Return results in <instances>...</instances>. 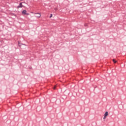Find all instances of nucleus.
Returning a JSON list of instances; mask_svg holds the SVG:
<instances>
[{
  "label": "nucleus",
  "instance_id": "nucleus-3",
  "mask_svg": "<svg viewBox=\"0 0 126 126\" xmlns=\"http://www.w3.org/2000/svg\"><path fill=\"white\" fill-rule=\"evenodd\" d=\"M18 43L19 47H21V46H22V45H24V44L20 43V41H18Z\"/></svg>",
  "mask_w": 126,
  "mask_h": 126
},
{
  "label": "nucleus",
  "instance_id": "nucleus-4",
  "mask_svg": "<svg viewBox=\"0 0 126 126\" xmlns=\"http://www.w3.org/2000/svg\"><path fill=\"white\" fill-rule=\"evenodd\" d=\"M36 14L37 15V16H36V17H41V14L37 13H36Z\"/></svg>",
  "mask_w": 126,
  "mask_h": 126
},
{
  "label": "nucleus",
  "instance_id": "nucleus-9",
  "mask_svg": "<svg viewBox=\"0 0 126 126\" xmlns=\"http://www.w3.org/2000/svg\"><path fill=\"white\" fill-rule=\"evenodd\" d=\"M26 15H29V13H27V12L26 14Z\"/></svg>",
  "mask_w": 126,
  "mask_h": 126
},
{
  "label": "nucleus",
  "instance_id": "nucleus-6",
  "mask_svg": "<svg viewBox=\"0 0 126 126\" xmlns=\"http://www.w3.org/2000/svg\"><path fill=\"white\" fill-rule=\"evenodd\" d=\"M113 62L114 63H117V61L115 60V59L113 60Z\"/></svg>",
  "mask_w": 126,
  "mask_h": 126
},
{
  "label": "nucleus",
  "instance_id": "nucleus-2",
  "mask_svg": "<svg viewBox=\"0 0 126 126\" xmlns=\"http://www.w3.org/2000/svg\"><path fill=\"white\" fill-rule=\"evenodd\" d=\"M27 12V11H26V10H23L22 11V14H24V15H26V13Z\"/></svg>",
  "mask_w": 126,
  "mask_h": 126
},
{
  "label": "nucleus",
  "instance_id": "nucleus-7",
  "mask_svg": "<svg viewBox=\"0 0 126 126\" xmlns=\"http://www.w3.org/2000/svg\"><path fill=\"white\" fill-rule=\"evenodd\" d=\"M51 17H53V14H51L50 16V18H51Z\"/></svg>",
  "mask_w": 126,
  "mask_h": 126
},
{
  "label": "nucleus",
  "instance_id": "nucleus-5",
  "mask_svg": "<svg viewBox=\"0 0 126 126\" xmlns=\"http://www.w3.org/2000/svg\"><path fill=\"white\" fill-rule=\"evenodd\" d=\"M108 111H106L104 114V116L107 117V116H108Z\"/></svg>",
  "mask_w": 126,
  "mask_h": 126
},
{
  "label": "nucleus",
  "instance_id": "nucleus-11",
  "mask_svg": "<svg viewBox=\"0 0 126 126\" xmlns=\"http://www.w3.org/2000/svg\"><path fill=\"white\" fill-rule=\"evenodd\" d=\"M54 89H56V87H54Z\"/></svg>",
  "mask_w": 126,
  "mask_h": 126
},
{
  "label": "nucleus",
  "instance_id": "nucleus-10",
  "mask_svg": "<svg viewBox=\"0 0 126 126\" xmlns=\"http://www.w3.org/2000/svg\"><path fill=\"white\" fill-rule=\"evenodd\" d=\"M85 26H87V24H85Z\"/></svg>",
  "mask_w": 126,
  "mask_h": 126
},
{
  "label": "nucleus",
  "instance_id": "nucleus-8",
  "mask_svg": "<svg viewBox=\"0 0 126 126\" xmlns=\"http://www.w3.org/2000/svg\"><path fill=\"white\" fill-rule=\"evenodd\" d=\"M107 117V116H104L103 117V120H106V118Z\"/></svg>",
  "mask_w": 126,
  "mask_h": 126
},
{
  "label": "nucleus",
  "instance_id": "nucleus-1",
  "mask_svg": "<svg viewBox=\"0 0 126 126\" xmlns=\"http://www.w3.org/2000/svg\"><path fill=\"white\" fill-rule=\"evenodd\" d=\"M22 3H23V2L20 3L19 5L17 6V8H21V7H23L24 6L22 5Z\"/></svg>",
  "mask_w": 126,
  "mask_h": 126
},
{
  "label": "nucleus",
  "instance_id": "nucleus-12",
  "mask_svg": "<svg viewBox=\"0 0 126 126\" xmlns=\"http://www.w3.org/2000/svg\"><path fill=\"white\" fill-rule=\"evenodd\" d=\"M20 0L22 1V0Z\"/></svg>",
  "mask_w": 126,
  "mask_h": 126
}]
</instances>
